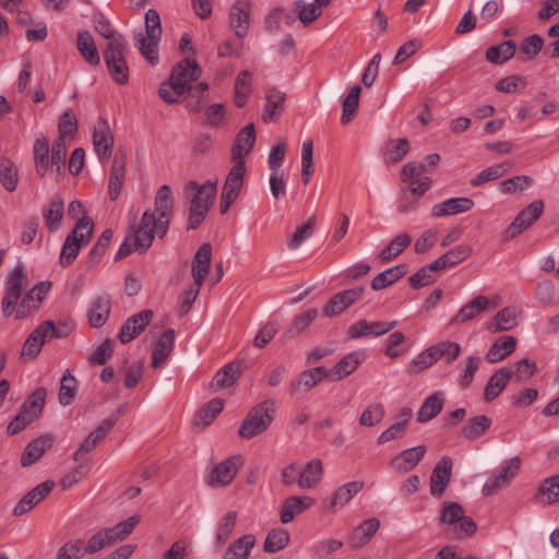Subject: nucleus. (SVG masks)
Here are the masks:
<instances>
[{"mask_svg": "<svg viewBox=\"0 0 559 559\" xmlns=\"http://www.w3.org/2000/svg\"><path fill=\"white\" fill-rule=\"evenodd\" d=\"M27 286L28 277L24 265L17 263L9 273L4 284V295L1 301V311L4 318L14 316L16 320H24L39 310L51 288V282H39L23 295Z\"/></svg>", "mask_w": 559, "mask_h": 559, "instance_id": "f257e3e1", "label": "nucleus"}, {"mask_svg": "<svg viewBox=\"0 0 559 559\" xmlns=\"http://www.w3.org/2000/svg\"><path fill=\"white\" fill-rule=\"evenodd\" d=\"M174 210L170 187L163 185L156 192L154 212L145 211L132 237L134 251L145 253L152 246L154 237L163 238L169 228Z\"/></svg>", "mask_w": 559, "mask_h": 559, "instance_id": "f03ea898", "label": "nucleus"}, {"mask_svg": "<svg viewBox=\"0 0 559 559\" xmlns=\"http://www.w3.org/2000/svg\"><path fill=\"white\" fill-rule=\"evenodd\" d=\"M202 73L201 67L193 59H185L173 68L169 82H164L158 88L159 97L167 104H175L179 97L192 90V83Z\"/></svg>", "mask_w": 559, "mask_h": 559, "instance_id": "7ed1b4c3", "label": "nucleus"}, {"mask_svg": "<svg viewBox=\"0 0 559 559\" xmlns=\"http://www.w3.org/2000/svg\"><path fill=\"white\" fill-rule=\"evenodd\" d=\"M217 192V181L199 185L190 181L186 187V195L190 201L187 229H197L205 219Z\"/></svg>", "mask_w": 559, "mask_h": 559, "instance_id": "20e7f679", "label": "nucleus"}, {"mask_svg": "<svg viewBox=\"0 0 559 559\" xmlns=\"http://www.w3.org/2000/svg\"><path fill=\"white\" fill-rule=\"evenodd\" d=\"M276 414L275 401L265 400L254 405L242 420L238 433L243 439H251L264 432Z\"/></svg>", "mask_w": 559, "mask_h": 559, "instance_id": "39448f33", "label": "nucleus"}, {"mask_svg": "<svg viewBox=\"0 0 559 559\" xmlns=\"http://www.w3.org/2000/svg\"><path fill=\"white\" fill-rule=\"evenodd\" d=\"M145 29L146 36L142 33L134 36L135 46L151 64H156L158 61L156 46L162 36V24L159 13L155 9H148L145 13Z\"/></svg>", "mask_w": 559, "mask_h": 559, "instance_id": "423d86ee", "label": "nucleus"}, {"mask_svg": "<svg viewBox=\"0 0 559 559\" xmlns=\"http://www.w3.org/2000/svg\"><path fill=\"white\" fill-rule=\"evenodd\" d=\"M439 520L452 526L449 531V535L453 539L468 537L477 530L475 521L464 515V510L457 502H444Z\"/></svg>", "mask_w": 559, "mask_h": 559, "instance_id": "0eeeda50", "label": "nucleus"}, {"mask_svg": "<svg viewBox=\"0 0 559 559\" xmlns=\"http://www.w3.org/2000/svg\"><path fill=\"white\" fill-rule=\"evenodd\" d=\"M129 50L128 40L119 36L114 43H109L104 52V58L112 80L118 84H126L129 80V67L126 53Z\"/></svg>", "mask_w": 559, "mask_h": 559, "instance_id": "6e6552de", "label": "nucleus"}, {"mask_svg": "<svg viewBox=\"0 0 559 559\" xmlns=\"http://www.w3.org/2000/svg\"><path fill=\"white\" fill-rule=\"evenodd\" d=\"M246 170L245 160L234 163L229 170L221 193L219 211L222 214L227 213L231 204L237 200L243 185Z\"/></svg>", "mask_w": 559, "mask_h": 559, "instance_id": "1a4fd4ad", "label": "nucleus"}, {"mask_svg": "<svg viewBox=\"0 0 559 559\" xmlns=\"http://www.w3.org/2000/svg\"><path fill=\"white\" fill-rule=\"evenodd\" d=\"M545 203L535 200L515 216L513 222L502 231V240L509 241L532 226L544 213Z\"/></svg>", "mask_w": 559, "mask_h": 559, "instance_id": "9d476101", "label": "nucleus"}, {"mask_svg": "<svg viewBox=\"0 0 559 559\" xmlns=\"http://www.w3.org/2000/svg\"><path fill=\"white\" fill-rule=\"evenodd\" d=\"M242 464L240 455L230 456L218 464H215L205 478V483L211 487L227 486L237 475Z\"/></svg>", "mask_w": 559, "mask_h": 559, "instance_id": "9b49d317", "label": "nucleus"}, {"mask_svg": "<svg viewBox=\"0 0 559 559\" xmlns=\"http://www.w3.org/2000/svg\"><path fill=\"white\" fill-rule=\"evenodd\" d=\"M93 146L102 163L110 159L114 147V135L105 118L100 117L94 126Z\"/></svg>", "mask_w": 559, "mask_h": 559, "instance_id": "f8f14e48", "label": "nucleus"}, {"mask_svg": "<svg viewBox=\"0 0 559 559\" xmlns=\"http://www.w3.org/2000/svg\"><path fill=\"white\" fill-rule=\"evenodd\" d=\"M117 423V416L111 414L105 418L98 427L88 433V436L81 442L78 450L73 453V460L75 462H84V455L92 452L98 443L109 433L112 427Z\"/></svg>", "mask_w": 559, "mask_h": 559, "instance_id": "ddd939ff", "label": "nucleus"}, {"mask_svg": "<svg viewBox=\"0 0 559 559\" xmlns=\"http://www.w3.org/2000/svg\"><path fill=\"white\" fill-rule=\"evenodd\" d=\"M521 461L518 456L507 461V465L498 474H493L483 486V495L491 496L501 488L508 486L520 469Z\"/></svg>", "mask_w": 559, "mask_h": 559, "instance_id": "4468645a", "label": "nucleus"}, {"mask_svg": "<svg viewBox=\"0 0 559 559\" xmlns=\"http://www.w3.org/2000/svg\"><path fill=\"white\" fill-rule=\"evenodd\" d=\"M453 461L450 456H442L435 465L430 475V493L440 498L447 490L452 477Z\"/></svg>", "mask_w": 559, "mask_h": 559, "instance_id": "2eb2a0df", "label": "nucleus"}, {"mask_svg": "<svg viewBox=\"0 0 559 559\" xmlns=\"http://www.w3.org/2000/svg\"><path fill=\"white\" fill-rule=\"evenodd\" d=\"M364 292V287L356 286L335 294L323 307V314L332 318L342 313L345 309L357 301L362 296Z\"/></svg>", "mask_w": 559, "mask_h": 559, "instance_id": "dca6fc26", "label": "nucleus"}, {"mask_svg": "<svg viewBox=\"0 0 559 559\" xmlns=\"http://www.w3.org/2000/svg\"><path fill=\"white\" fill-rule=\"evenodd\" d=\"M399 321H367L361 319L349 326L348 333L350 338H361L367 336H381L393 330Z\"/></svg>", "mask_w": 559, "mask_h": 559, "instance_id": "f3484780", "label": "nucleus"}, {"mask_svg": "<svg viewBox=\"0 0 559 559\" xmlns=\"http://www.w3.org/2000/svg\"><path fill=\"white\" fill-rule=\"evenodd\" d=\"M250 0H237L229 11V25L238 38L248 34L250 25Z\"/></svg>", "mask_w": 559, "mask_h": 559, "instance_id": "a211bd4d", "label": "nucleus"}, {"mask_svg": "<svg viewBox=\"0 0 559 559\" xmlns=\"http://www.w3.org/2000/svg\"><path fill=\"white\" fill-rule=\"evenodd\" d=\"M53 486L55 483L52 480H46L34 487L15 504L13 509V515L21 516L29 512L35 506L41 502L50 493Z\"/></svg>", "mask_w": 559, "mask_h": 559, "instance_id": "6ab92c4d", "label": "nucleus"}, {"mask_svg": "<svg viewBox=\"0 0 559 559\" xmlns=\"http://www.w3.org/2000/svg\"><path fill=\"white\" fill-rule=\"evenodd\" d=\"M153 318L152 310H142L131 316L121 326L118 337L122 344H127L141 334Z\"/></svg>", "mask_w": 559, "mask_h": 559, "instance_id": "aec40b11", "label": "nucleus"}, {"mask_svg": "<svg viewBox=\"0 0 559 559\" xmlns=\"http://www.w3.org/2000/svg\"><path fill=\"white\" fill-rule=\"evenodd\" d=\"M415 183L416 182L402 191L401 201L397 206L400 213H412L418 209L419 199L429 190L431 179H420L417 186H415Z\"/></svg>", "mask_w": 559, "mask_h": 559, "instance_id": "412c9836", "label": "nucleus"}, {"mask_svg": "<svg viewBox=\"0 0 559 559\" xmlns=\"http://www.w3.org/2000/svg\"><path fill=\"white\" fill-rule=\"evenodd\" d=\"M313 504L314 499L311 496H290L282 503L280 520L283 524L290 523Z\"/></svg>", "mask_w": 559, "mask_h": 559, "instance_id": "4be33fe9", "label": "nucleus"}, {"mask_svg": "<svg viewBox=\"0 0 559 559\" xmlns=\"http://www.w3.org/2000/svg\"><path fill=\"white\" fill-rule=\"evenodd\" d=\"M474 205V201L466 197L450 198L435 204L431 209V215L435 217L457 215L471 211Z\"/></svg>", "mask_w": 559, "mask_h": 559, "instance_id": "5701e85b", "label": "nucleus"}, {"mask_svg": "<svg viewBox=\"0 0 559 559\" xmlns=\"http://www.w3.org/2000/svg\"><path fill=\"white\" fill-rule=\"evenodd\" d=\"M255 142L254 124L249 123L243 127L236 135L235 144L231 147V159L234 163L245 160V157L251 152Z\"/></svg>", "mask_w": 559, "mask_h": 559, "instance_id": "b1692460", "label": "nucleus"}, {"mask_svg": "<svg viewBox=\"0 0 559 559\" xmlns=\"http://www.w3.org/2000/svg\"><path fill=\"white\" fill-rule=\"evenodd\" d=\"M328 377L329 370L323 366L305 370L290 383L289 390L293 394L299 391H309Z\"/></svg>", "mask_w": 559, "mask_h": 559, "instance_id": "393cba45", "label": "nucleus"}, {"mask_svg": "<svg viewBox=\"0 0 559 559\" xmlns=\"http://www.w3.org/2000/svg\"><path fill=\"white\" fill-rule=\"evenodd\" d=\"M52 443L53 437L51 435H43L28 442L21 456V465L27 467L37 462L52 447Z\"/></svg>", "mask_w": 559, "mask_h": 559, "instance_id": "a878e982", "label": "nucleus"}, {"mask_svg": "<svg viewBox=\"0 0 559 559\" xmlns=\"http://www.w3.org/2000/svg\"><path fill=\"white\" fill-rule=\"evenodd\" d=\"M426 452L427 448L425 445L406 449L392 460L391 466L397 472L406 473L417 466Z\"/></svg>", "mask_w": 559, "mask_h": 559, "instance_id": "bb28decb", "label": "nucleus"}, {"mask_svg": "<svg viewBox=\"0 0 559 559\" xmlns=\"http://www.w3.org/2000/svg\"><path fill=\"white\" fill-rule=\"evenodd\" d=\"M111 308L109 295L96 296L88 309V322L93 328H102L108 320Z\"/></svg>", "mask_w": 559, "mask_h": 559, "instance_id": "cd10ccee", "label": "nucleus"}, {"mask_svg": "<svg viewBox=\"0 0 559 559\" xmlns=\"http://www.w3.org/2000/svg\"><path fill=\"white\" fill-rule=\"evenodd\" d=\"M41 213L46 227L50 231L58 230L64 214V201L61 195H53L48 204L43 207Z\"/></svg>", "mask_w": 559, "mask_h": 559, "instance_id": "c85d7f7f", "label": "nucleus"}, {"mask_svg": "<svg viewBox=\"0 0 559 559\" xmlns=\"http://www.w3.org/2000/svg\"><path fill=\"white\" fill-rule=\"evenodd\" d=\"M521 310L518 307H506L497 312L486 329L491 333L509 331L518 325Z\"/></svg>", "mask_w": 559, "mask_h": 559, "instance_id": "c756f323", "label": "nucleus"}, {"mask_svg": "<svg viewBox=\"0 0 559 559\" xmlns=\"http://www.w3.org/2000/svg\"><path fill=\"white\" fill-rule=\"evenodd\" d=\"M490 307V299L485 295H479L464 305L459 312L451 319V324L466 323L475 319L480 312Z\"/></svg>", "mask_w": 559, "mask_h": 559, "instance_id": "7c9ffc66", "label": "nucleus"}, {"mask_svg": "<svg viewBox=\"0 0 559 559\" xmlns=\"http://www.w3.org/2000/svg\"><path fill=\"white\" fill-rule=\"evenodd\" d=\"M212 257V247L209 242L201 245L198 249L193 263H192V276L194 278L195 286H201L204 278L206 277Z\"/></svg>", "mask_w": 559, "mask_h": 559, "instance_id": "2f4dec72", "label": "nucleus"}, {"mask_svg": "<svg viewBox=\"0 0 559 559\" xmlns=\"http://www.w3.org/2000/svg\"><path fill=\"white\" fill-rule=\"evenodd\" d=\"M513 371L509 368H500L487 381L484 390V400L492 402L506 389L511 380Z\"/></svg>", "mask_w": 559, "mask_h": 559, "instance_id": "473e14b6", "label": "nucleus"}, {"mask_svg": "<svg viewBox=\"0 0 559 559\" xmlns=\"http://www.w3.org/2000/svg\"><path fill=\"white\" fill-rule=\"evenodd\" d=\"M126 176V156L116 155L112 160L111 174L108 183V194L110 200L115 201L120 195L124 185Z\"/></svg>", "mask_w": 559, "mask_h": 559, "instance_id": "72a5a7b5", "label": "nucleus"}, {"mask_svg": "<svg viewBox=\"0 0 559 559\" xmlns=\"http://www.w3.org/2000/svg\"><path fill=\"white\" fill-rule=\"evenodd\" d=\"M33 153L36 173L39 177L44 178L49 171L51 173L49 143L46 136L40 135L36 138L33 145Z\"/></svg>", "mask_w": 559, "mask_h": 559, "instance_id": "f704fd0d", "label": "nucleus"}, {"mask_svg": "<svg viewBox=\"0 0 559 559\" xmlns=\"http://www.w3.org/2000/svg\"><path fill=\"white\" fill-rule=\"evenodd\" d=\"M516 348V338L512 335L500 336L486 353L490 364L499 362L510 356Z\"/></svg>", "mask_w": 559, "mask_h": 559, "instance_id": "c9c22d12", "label": "nucleus"}, {"mask_svg": "<svg viewBox=\"0 0 559 559\" xmlns=\"http://www.w3.org/2000/svg\"><path fill=\"white\" fill-rule=\"evenodd\" d=\"M445 396L442 391L428 395L417 412V421L427 423L435 418L443 408Z\"/></svg>", "mask_w": 559, "mask_h": 559, "instance_id": "e433bc0d", "label": "nucleus"}, {"mask_svg": "<svg viewBox=\"0 0 559 559\" xmlns=\"http://www.w3.org/2000/svg\"><path fill=\"white\" fill-rule=\"evenodd\" d=\"M76 47L86 62L91 66L99 64L100 56L90 31L83 29L78 33Z\"/></svg>", "mask_w": 559, "mask_h": 559, "instance_id": "4c0bfd02", "label": "nucleus"}, {"mask_svg": "<svg viewBox=\"0 0 559 559\" xmlns=\"http://www.w3.org/2000/svg\"><path fill=\"white\" fill-rule=\"evenodd\" d=\"M323 476V463L320 459H313L307 463L298 476V486L301 489L313 488Z\"/></svg>", "mask_w": 559, "mask_h": 559, "instance_id": "58836bf2", "label": "nucleus"}, {"mask_svg": "<svg viewBox=\"0 0 559 559\" xmlns=\"http://www.w3.org/2000/svg\"><path fill=\"white\" fill-rule=\"evenodd\" d=\"M49 341L40 323L25 340L21 356L28 359H35L41 352L45 343Z\"/></svg>", "mask_w": 559, "mask_h": 559, "instance_id": "ea45409f", "label": "nucleus"}, {"mask_svg": "<svg viewBox=\"0 0 559 559\" xmlns=\"http://www.w3.org/2000/svg\"><path fill=\"white\" fill-rule=\"evenodd\" d=\"M174 345L175 330L168 329L160 335L159 340L157 341L153 349L152 367H159V365L164 362L173 352Z\"/></svg>", "mask_w": 559, "mask_h": 559, "instance_id": "a19ab883", "label": "nucleus"}, {"mask_svg": "<svg viewBox=\"0 0 559 559\" xmlns=\"http://www.w3.org/2000/svg\"><path fill=\"white\" fill-rule=\"evenodd\" d=\"M361 364L360 355L353 352L344 356L334 367L329 370V377L333 381H338L352 374Z\"/></svg>", "mask_w": 559, "mask_h": 559, "instance_id": "79ce46f5", "label": "nucleus"}, {"mask_svg": "<svg viewBox=\"0 0 559 559\" xmlns=\"http://www.w3.org/2000/svg\"><path fill=\"white\" fill-rule=\"evenodd\" d=\"M285 98V93L276 88L267 91L265 96L266 103L262 115L264 121H273L283 114Z\"/></svg>", "mask_w": 559, "mask_h": 559, "instance_id": "37998d69", "label": "nucleus"}, {"mask_svg": "<svg viewBox=\"0 0 559 559\" xmlns=\"http://www.w3.org/2000/svg\"><path fill=\"white\" fill-rule=\"evenodd\" d=\"M516 43L513 39L504 40L490 46L486 51V59L492 64H503L514 57Z\"/></svg>", "mask_w": 559, "mask_h": 559, "instance_id": "c03bdc74", "label": "nucleus"}, {"mask_svg": "<svg viewBox=\"0 0 559 559\" xmlns=\"http://www.w3.org/2000/svg\"><path fill=\"white\" fill-rule=\"evenodd\" d=\"M365 486L362 480H354L338 487L331 498L329 508L335 510L337 507L347 504Z\"/></svg>", "mask_w": 559, "mask_h": 559, "instance_id": "a18cd8bd", "label": "nucleus"}, {"mask_svg": "<svg viewBox=\"0 0 559 559\" xmlns=\"http://www.w3.org/2000/svg\"><path fill=\"white\" fill-rule=\"evenodd\" d=\"M254 545L255 537L253 534L242 535L226 548L223 559H248Z\"/></svg>", "mask_w": 559, "mask_h": 559, "instance_id": "49530a36", "label": "nucleus"}, {"mask_svg": "<svg viewBox=\"0 0 559 559\" xmlns=\"http://www.w3.org/2000/svg\"><path fill=\"white\" fill-rule=\"evenodd\" d=\"M407 271L408 266L405 263L389 267L372 278L371 288L373 290L384 289L402 278Z\"/></svg>", "mask_w": 559, "mask_h": 559, "instance_id": "de8ad7c7", "label": "nucleus"}, {"mask_svg": "<svg viewBox=\"0 0 559 559\" xmlns=\"http://www.w3.org/2000/svg\"><path fill=\"white\" fill-rule=\"evenodd\" d=\"M380 527V521L376 518L364 521L352 534L348 543L353 548H359L367 544Z\"/></svg>", "mask_w": 559, "mask_h": 559, "instance_id": "09e8293b", "label": "nucleus"}, {"mask_svg": "<svg viewBox=\"0 0 559 559\" xmlns=\"http://www.w3.org/2000/svg\"><path fill=\"white\" fill-rule=\"evenodd\" d=\"M412 242V237L407 233L395 236L388 246H385L380 253L378 259L382 263H388L399 257Z\"/></svg>", "mask_w": 559, "mask_h": 559, "instance_id": "8fccbe9b", "label": "nucleus"}, {"mask_svg": "<svg viewBox=\"0 0 559 559\" xmlns=\"http://www.w3.org/2000/svg\"><path fill=\"white\" fill-rule=\"evenodd\" d=\"M492 419L487 415L471 417L462 428V436L467 440H476L484 436L491 427Z\"/></svg>", "mask_w": 559, "mask_h": 559, "instance_id": "3c124183", "label": "nucleus"}, {"mask_svg": "<svg viewBox=\"0 0 559 559\" xmlns=\"http://www.w3.org/2000/svg\"><path fill=\"white\" fill-rule=\"evenodd\" d=\"M559 501V474L543 480L535 496L537 504H552Z\"/></svg>", "mask_w": 559, "mask_h": 559, "instance_id": "603ef678", "label": "nucleus"}, {"mask_svg": "<svg viewBox=\"0 0 559 559\" xmlns=\"http://www.w3.org/2000/svg\"><path fill=\"white\" fill-rule=\"evenodd\" d=\"M409 148L411 144L406 138L388 141L383 151L384 163L396 164L401 162L409 152Z\"/></svg>", "mask_w": 559, "mask_h": 559, "instance_id": "864d4df0", "label": "nucleus"}, {"mask_svg": "<svg viewBox=\"0 0 559 559\" xmlns=\"http://www.w3.org/2000/svg\"><path fill=\"white\" fill-rule=\"evenodd\" d=\"M317 316L318 310L316 308L308 309L307 311L296 316L293 319L290 326L282 335L284 341L292 340L308 329Z\"/></svg>", "mask_w": 559, "mask_h": 559, "instance_id": "5fc2aeb1", "label": "nucleus"}, {"mask_svg": "<svg viewBox=\"0 0 559 559\" xmlns=\"http://www.w3.org/2000/svg\"><path fill=\"white\" fill-rule=\"evenodd\" d=\"M241 373V362L231 361L221 368L214 376L213 382L217 388H228L233 385Z\"/></svg>", "mask_w": 559, "mask_h": 559, "instance_id": "6e6d98bb", "label": "nucleus"}, {"mask_svg": "<svg viewBox=\"0 0 559 559\" xmlns=\"http://www.w3.org/2000/svg\"><path fill=\"white\" fill-rule=\"evenodd\" d=\"M289 543V534L285 528H273L267 533L264 542V551L274 554L284 549Z\"/></svg>", "mask_w": 559, "mask_h": 559, "instance_id": "4d7b16f0", "label": "nucleus"}, {"mask_svg": "<svg viewBox=\"0 0 559 559\" xmlns=\"http://www.w3.org/2000/svg\"><path fill=\"white\" fill-rule=\"evenodd\" d=\"M0 182L9 192H13L17 188L19 170L10 159L0 160Z\"/></svg>", "mask_w": 559, "mask_h": 559, "instance_id": "13d9d810", "label": "nucleus"}, {"mask_svg": "<svg viewBox=\"0 0 559 559\" xmlns=\"http://www.w3.org/2000/svg\"><path fill=\"white\" fill-rule=\"evenodd\" d=\"M402 414L404 416L403 420H400L393 425H391L388 429L382 431L380 436L377 439V442L379 444H384L389 441L400 439L405 435L406 431V425L408 423V418L412 415V411L409 408H405L402 411Z\"/></svg>", "mask_w": 559, "mask_h": 559, "instance_id": "bf43d9fd", "label": "nucleus"}, {"mask_svg": "<svg viewBox=\"0 0 559 559\" xmlns=\"http://www.w3.org/2000/svg\"><path fill=\"white\" fill-rule=\"evenodd\" d=\"M430 347L437 361L443 358L448 364L456 360L462 350L461 345L452 341H442Z\"/></svg>", "mask_w": 559, "mask_h": 559, "instance_id": "052dcab7", "label": "nucleus"}, {"mask_svg": "<svg viewBox=\"0 0 559 559\" xmlns=\"http://www.w3.org/2000/svg\"><path fill=\"white\" fill-rule=\"evenodd\" d=\"M46 389L40 386L37 388L24 402L22 411L27 415L36 419L43 412V407L46 400Z\"/></svg>", "mask_w": 559, "mask_h": 559, "instance_id": "680f3d73", "label": "nucleus"}, {"mask_svg": "<svg viewBox=\"0 0 559 559\" xmlns=\"http://www.w3.org/2000/svg\"><path fill=\"white\" fill-rule=\"evenodd\" d=\"M385 415L384 405L380 402L369 404L359 416V425L364 427H373L380 424Z\"/></svg>", "mask_w": 559, "mask_h": 559, "instance_id": "e2e57ef3", "label": "nucleus"}, {"mask_svg": "<svg viewBox=\"0 0 559 559\" xmlns=\"http://www.w3.org/2000/svg\"><path fill=\"white\" fill-rule=\"evenodd\" d=\"M480 357L478 356H468L465 358V365L462 368L456 383L462 390H466L473 382L474 376L479 369Z\"/></svg>", "mask_w": 559, "mask_h": 559, "instance_id": "0e129e2a", "label": "nucleus"}, {"mask_svg": "<svg viewBox=\"0 0 559 559\" xmlns=\"http://www.w3.org/2000/svg\"><path fill=\"white\" fill-rule=\"evenodd\" d=\"M544 46V38L538 35L527 36L520 45L519 57L522 60H533Z\"/></svg>", "mask_w": 559, "mask_h": 559, "instance_id": "69168bd1", "label": "nucleus"}, {"mask_svg": "<svg viewBox=\"0 0 559 559\" xmlns=\"http://www.w3.org/2000/svg\"><path fill=\"white\" fill-rule=\"evenodd\" d=\"M508 169L509 165L507 163L489 166L486 169L481 170L479 174H477L476 177H474L469 183L472 187L483 186L486 182L502 177L508 171Z\"/></svg>", "mask_w": 559, "mask_h": 559, "instance_id": "338daca9", "label": "nucleus"}, {"mask_svg": "<svg viewBox=\"0 0 559 559\" xmlns=\"http://www.w3.org/2000/svg\"><path fill=\"white\" fill-rule=\"evenodd\" d=\"M204 124L219 129L226 124V107L223 104H212L204 108Z\"/></svg>", "mask_w": 559, "mask_h": 559, "instance_id": "774afa93", "label": "nucleus"}]
</instances>
